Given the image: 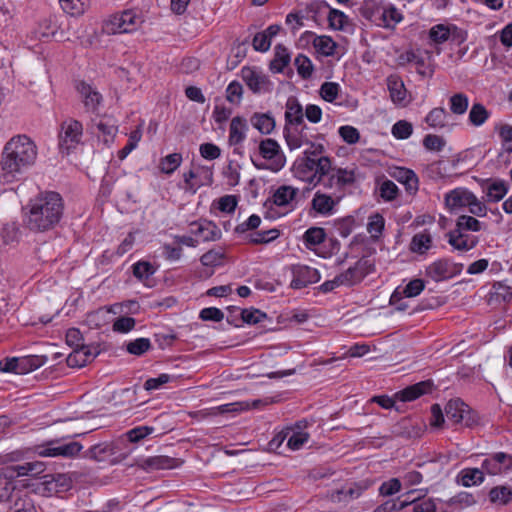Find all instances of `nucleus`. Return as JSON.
<instances>
[{
	"mask_svg": "<svg viewBox=\"0 0 512 512\" xmlns=\"http://www.w3.org/2000/svg\"><path fill=\"white\" fill-rule=\"evenodd\" d=\"M64 214V200L58 192L45 191L29 201L25 208L23 224L32 233L54 230Z\"/></svg>",
	"mask_w": 512,
	"mask_h": 512,
	"instance_id": "obj_1",
	"label": "nucleus"
},
{
	"mask_svg": "<svg viewBox=\"0 0 512 512\" xmlns=\"http://www.w3.org/2000/svg\"><path fill=\"white\" fill-rule=\"evenodd\" d=\"M37 146L27 135L13 136L4 146L0 158V179L5 183L20 180L37 159Z\"/></svg>",
	"mask_w": 512,
	"mask_h": 512,
	"instance_id": "obj_2",
	"label": "nucleus"
},
{
	"mask_svg": "<svg viewBox=\"0 0 512 512\" xmlns=\"http://www.w3.org/2000/svg\"><path fill=\"white\" fill-rule=\"evenodd\" d=\"M482 229V223L473 216L460 215L457 218L455 228L447 233L448 243L458 251H469L478 244V237L470 236L466 232H478Z\"/></svg>",
	"mask_w": 512,
	"mask_h": 512,
	"instance_id": "obj_3",
	"label": "nucleus"
},
{
	"mask_svg": "<svg viewBox=\"0 0 512 512\" xmlns=\"http://www.w3.org/2000/svg\"><path fill=\"white\" fill-rule=\"evenodd\" d=\"M144 22L140 11L136 9L124 10L110 15L103 23V32L108 35L132 33Z\"/></svg>",
	"mask_w": 512,
	"mask_h": 512,
	"instance_id": "obj_4",
	"label": "nucleus"
},
{
	"mask_svg": "<svg viewBox=\"0 0 512 512\" xmlns=\"http://www.w3.org/2000/svg\"><path fill=\"white\" fill-rule=\"evenodd\" d=\"M83 449L80 442H64V438L48 440L35 446L34 451L40 457H63L67 459L75 458Z\"/></svg>",
	"mask_w": 512,
	"mask_h": 512,
	"instance_id": "obj_5",
	"label": "nucleus"
},
{
	"mask_svg": "<svg viewBox=\"0 0 512 512\" xmlns=\"http://www.w3.org/2000/svg\"><path fill=\"white\" fill-rule=\"evenodd\" d=\"M83 125L76 119H67L60 125L58 148L61 154L69 155L82 143Z\"/></svg>",
	"mask_w": 512,
	"mask_h": 512,
	"instance_id": "obj_6",
	"label": "nucleus"
},
{
	"mask_svg": "<svg viewBox=\"0 0 512 512\" xmlns=\"http://www.w3.org/2000/svg\"><path fill=\"white\" fill-rule=\"evenodd\" d=\"M445 415L453 424L473 427L479 424V416L461 399H451L445 406Z\"/></svg>",
	"mask_w": 512,
	"mask_h": 512,
	"instance_id": "obj_7",
	"label": "nucleus"
},
{
	"mask_svg": "<svg viewBox=\"0 0 512 512\" xmlns=\"http://www.w3.org/2000/svg\"><path fill=\"white\" fill-rule=\"evenodd\" d=\"M375 269L374 263L367 257H361L354 265L338 274L340 284L346 287H352L359 284L367 275Z\"/></svg>",
	"mask_w": 512,
	"mask_h": 512,
	"instance_id": "obj_8",
	"label": "nucleus"
},
{
	"mask_svg": "<svg viewBox=\"0 0 512 512\" xmlns=\"http://www.w3.org/2000/svg\"><path fill=\"white\" fill-rule=\"evenodd\" d=\"M240 75L254 94L270 93L273 90V83L269 77L256 67L244 66Z\"/></svg>",
	"mask_w": 512,
	"mask_h": 512,
	"instance_id": "obj_9",
	"label": "nucleus"
},
{
	"mask_svg": "<svg viewBox=\"0 0 512 512\" xmlns=\"http://www.w3.org/2000/svg\"><path fill=\"white\" fill-rule=\"evenodd\" d=\"M283 134L290 150L299 149L304 145H308L319 136L318 134L311 133V129L305 122L301 125H288L284 127Z\"/></svg>",
	"mask_w": 512,
	"mask_h": 512,
	"instance_id": "obj_10",
	"label": "nucleus"
},
{
	"mask_svg": "<svg viewBox=\"0 0 512 512\" xmlns=\"http://www.w3.org/2000/svg\"><path fill=\"white\" fill-rule=\"evenodd\" d=\"M462 267V264L453 263L449 259H438L426 267L425 275L435 282H440L459 274Z\"/></svg>",
	"mask_w": 512,
	"mask_h": 512,
	"instance_id": "obj_11",
	"label": "nucleus"
},
{
	"mask_svg": "<svg viewBox=\"0 0 512 512\" xmlns=\"http://www.w3.org/2000/svg\"><path fill=\"white\" fill-rule=\"evenodd\" d=\"M259 154L270 162L269 169L272 171H279L285 165V157L281 148L276 140L266 138L259 143Z\"/></svg>",
	"mask_w": 512,
	"mask_h": 512,
	"instance_id": "obj_12",
	"label": "nucleus"
},
{
	"mask_svg": "<svg viewBox=\"0 0 512 512\" xmlns=\"http://www.w3.org/2000/svg\"><path fill=\"white\" fill-rule=\"evenodd\" d=\"M291 271L293 278L290 287L292 289H303L311 284L317 283L321 278L316 268L307 265H293Z\"/></svg>",
	"mask_w": 512,
	"mask_h": 512,
	"instance_id": "obj_13",
	"label": "nucleus"
},
{
	"mask_svg": "<svg viewBox=\"0 0 512 512\" xmlns=\"http://www.w3.org/2000/svg\"><path fill=\"white\" fill-rule=\"evenodd\" d=\"M482 469L489 475H499L512 470V455L505 452L490 454L482 462Z\"/></svg>",
	"mask_w": 512,
	"mask_h": 512,
	"instance_id": "obj_14",
	"label": "nucleus"
},
{
	"mask_svg": "<svg viewBox=\"0 0 512 512\" xmlns=\"http://www.w3.org/2000/svg\"><path fill=\"white\" fill-rule=\"evenodd\" d=\"M75 88L81 97L85 109L88 112H97L103 101V97L100 92L85 81L76 82Z\"/></svg>",
	"mask_w": 512,
	"mask_h": 512,
	"instance_id": "obj_15",
	"label": "nucleus"
},
{
	"mask_svg": "<svg viewBox=\"0 0 512 512\" xmlns=\"http://www.w3.org/2000/svg\"><path fill=\"white\" fill-rule=\"evenodd\" d=\"M41 485L43 493L52 495L69 491L72 488L73 481L68 474L56 473L45 476V481Z\"/></svg>",
	"mask_w": 512,
	"mask_h": 512,
	"instance_id": "obj_16",
	"label": "nucleus"
},
{
	"mask_svg": "<svg viewBox=\"0 0 512 512\" xmlns=\"http://www.w3.org/2000/svg\"><path fill=\"white\" fill-rule=\"evenodd\" d=\"M408 504L413 505V512H435L436 511V505L432 499H423L420 501L411 500L408 499L397 501H388L382 505V508L385 512H393V511H399L402 510L404 507H406Z\"/></svg>",
	"mask_w": 512,
	"mask_h": 512,
	"instance_id": "obj_17",
	"label": "nucleus"
},
{
	"mask_svg": "<svg viewBox=\"0 0 512 512\" xmlns=\"http://www.w3.org/2000/svg\"><path fill=\"white\" fill-rule=\"evenodd\" d=\"M182 464V460L165 455H157L145 458L138 463V466L146 472L157 470L173 469Z\"/></svg>",
	"mask_w": 512,
	"mask_h": 512,
	"instance_id": "obj_18",
	"label": "nucleus"
},
{
	"mask_svg": "<svg viewBox=\"0 0 512 512\" xmlns=\"http://www.w3.org/2000/svg\"><path fill=\"white\" fill-rule=\"evenodd\" d=\"M429 39L435 44H442L450 39L462 42L464 38L454 25L437 24L429 30Z\"/></svg>",
	"mask_w": 512,
	"mask_h": 512,
	"instance_id": "obj_19",
	"label": "nucleus"
},
{
	"mask_svg": "<svg viewBox=\"0 0 512 512\" xmlns=\"http://www.w3.org/2000/svg\"><path fill=\"white\" fill-rule=\"evenodd\" d=\"M91 130L99 138L102 136L105 144H109L116 136L118 127L111 117H101L92 119Z\"/></svg>",
	"mask_w": 512,
	"mask_h": 512,
	"instance_id": "obj_20",
	"label": "nucleus"
},
{
	"mask_svg": "<svg viewBox=\"0 0 512 512\" xmlns=\"http://www.w3.org/2000/svg\"><path fill=\"white\" fill-rule=\"evenodd\" d=\"M473 193L465 188H455L445 195V205L450 212H456L457 210L468 207Z\"/></svg>",
	"mask_w": 512,
	"mask_h": 512,
	"instance_id": "obj_21",
	"label": "nucleus"
},
{
	"mask_svg": "<svg viewBox=\"0 0 512 512\" xmlns=\"http://www.w3.org/2000/svg\"><path fill=\"white\" fill-rule=\"evenodd\" d=\"M190 225L192 227H196L195 229H192V233L196 236H200L205 242L216 241L221 238V230L212 221L200 219L192 222Z\"/></svg>",
	"mask_w": 512,
	"mask_h": 512,
	"instance_id": "obj_22",
	"label": "nucleus"
},
{
	"mask_svg": "<svg viewBox=\"0 0 512 512\" xmlns=\"http://www.w3.org/2000/svg\"><path fill=\"white\" fill-rule=\"evenodd\" d=\"M482 189L485 193V201L496 203L505 197L508 192V185L503 180L487 179L483 181Z\"/></svg>",
	"mask_w": 512,
	"mask_h": 512,
	"instance_id": "obj_23",
	"label": "nucleus"
},
{
	"mask_svg": "<svg viewBox=\"0 0 512 512\" xmlns=\"http://www.w3.org/2000/svg\"><path fill=\"white\" fill-rule=\"evenodd\" d=\"M432 387L433 383L431 380L421 381L396 392L395 399L402 402L413 401L420 396L430 392Z\"/></svg>",
	"mask_w": 512,
	"mask_h": 512,
	"instance_id": "obj_24",
	"label": "nucleus"
},
{
	"mask_svg": "<svg viewBox=\"0 0 512 512\" xmlns=\"http://www.w3.org/2000/svg\"><path fill=\"white\" fill-rule=\"evenodd\" d=\"M285 108L286 110L284 115V127H287L288 125H301L303 124V122H305L304 109L296 97H289L286 101Z\"/></svg>",
	"mask_w": 512,
	"mask_h": 512,
	"instance_id": "obj_25",
	"label": "nucleus"
},
{
	"mask_svg": "<svg viewBox=\"0 0 512 512\" xmlns=\"http://www.w3.org/2000/svg\"><path fill=\"white\" fill-rule=\"evenodd\" d=\"M338 200L333 199L330 195L317 191L311 201V208L320 215L329 216L334 212Z\"/></svg>",
	"mask_w": 512,
	"mask_h": 512,
	"instance_id": "obj_26",
	"label": "nucleus"
},
{
	"mask_svg": "<svg viewBox=\"0 0 512 512\" xmlns=\"http://www.w3.org/2000/svg\"><path fill=\"white\" fill-rule=\"evenodd\" d=\"M392 176L405 186V189L409 194H415L418 191L419 180L413 170L398 167L394 170Z\"/></svg>",
	"mask_w": 512,
	"mask_h": 512,
	"instance_id": "obj_27",
	"label": "nucleus"
},
{
	"mask_svg": "<svg viewBox=\"0 0 512 512\" xmlns=\"http://www.w3.org/2000/svg\"><path fill=\"white\" fill-rule=\"evenodd\" d=\"M115 447L112 442H103L95 444L84 452L83 458L91 459L98 462L108 460L109 457L114 455Z\"/></svg>",
	"mask_w": 512,
	"mask_h": 512,
	"instance_id": "obj_28",
	"label": "nucleus"
},
{
	"mask_svg": "<svg viewBox=\"0 0 512 512\" xmlns=\"http://www.w3.org/2000/svg\"><path fill=\"white\" fill-rule=\"evenodd\" d=\"M298 192V188H294L289 185H282L275 190L270 199L272 200V204H275L276 207L283 208L292 203Z\"/></svg>",
	"mask_w": 512,
	"mask_h": 512,
	"instance_id": "obj_29",
	"label": "nucleus"
},
{
	"mask_svg": "<svg viewBox=\"0 0 512 512\" xmlns=\"http://www.w3.org/2000/svg\"><path fill=\"white\" fill-rule=\"evenodd\" d=\"M247 129L246 120L241 116H235L230 123L229 144L233 146L241 144L246 138Z\"/></svg>",
	"mask_w": 512,
	"mask_h": 512,
	"instance_id": "obj_30",
	"label": "nucleus"
},
{
	"mask_svg": "<svg viewBox=\"0 0 512 512\" xmlns=\"http://www.w3.org/2000/svg\"><path fill=\"white\" fill-rule=\"evenodd\" d=\"M387 88L392 102L397 105H402L406 99L407 90L401 78L397 75L388 76Z\"/></svg>",
	"mask_w": 512,
	"mask_h": 512,
	"instance_id": "obj_31",
	"label": "nucleus"
},
{
	"mask_svg": "<svg viewBox=\"0 0 512 512\" xmlns=\"http://www.w3.org/2000/svg\"><path fill=\"white\" fill-rule=\"evenodd\" d=\"M329 26L334 30L344 32H353L354 24L349 17L342 11L337 9H330L327 16Z\"/></svg>",
	"mask_w": 512,
	"mask_h": 512,
	"instance_id": "obj_32",
	"label": "nucleus"
},
{
	"mask_svg": "<svg viewBox=\"0 0 512 512\" xmlns=\"http://www.w3.org/2000/svg\"><path fill=\"white\" fill-rule=\"evenodd\" d=\"M383 8L384 5L379 4L375 0H368L365 1L361 6L360 14L363 18L379 27V24L382 23L380 20L382 17Z\"/></svg>",
	"mask_w": 512,
	"mask_h": 512,
	"instance_id": "obj_33",
	"label": "nucleus"
},
{
	"mask_svg": "<svg viewBox=\"0 0 512 512\" xmlns=\"http://www.w3.org/2000/svg\"><path fill=\"white\" fill-rule=\"evenodd\" d=\"M250 122L261 134H270L275 128V119L270 113H254Z\"/></svg>",
	"mask_w": 512,
	"mask_h": 512,
	"instance_id": "obj_34",
	"label": "nucleus"
},
{
	"mask_svg": "<svg viewBox=\"0 0 512 512\" xmlns=\"http://www.w3.org/2000/svg\"><path fill=\"white\" fill-rule=\"evenodd\" d=\"M28 494L16 491L14 482L0 479V502L9 509L10 505H14L16 497H26Z\"/></svg>",
	"mask_w": 512,
	"mask_h": 512,
	"instance_id": "obj_35",
	"label": "nucleus"
},
{
	"mask_svg": "<svg viewBox=\"0 0 512 512\" xmlns=\"http://www.w3.org/2000/svg\"><path fill=\"white\" fill-rule=\"evenodd\" d=\"M290 60L291 56L288 49L282 44H277L275 46L274 58L270 62V70L274 73H281L290 63Z\"/></svg>",
	"mask_w": 512,
	"mask_h": 512,
	"instance_id": "obj_36",
	"label": "nucleus"
},
{
	"mask_svg": "<svg viewBox=\"0 0 512 512\" xmlns=\"http://www.w3.org/2000/svg\"><path fill=\"white\" fill-rule=\"evenodd\" d=\"M491 116V112L480 102L472 104L468 121L474 127L482 126Z\"/></svg>",
	"mask_w": 512,
	"mask_h": 512,
	"instance_id": "obj_37",
	"label": "nucleus"
},
{
	"mask_svg": "<svg viewBox=\"0 0 512 512\" xmlns=\"http://www.w3.org/2000/svg\"><path fill=\"white\" fill-rule=\"evenodd\" d=\"M17 478L24 476L37 477L45 471V464L41 461L13 464Z\"/></svg>",
	"mask_w": 512,
	"mask_h": 512,
	"instance_id": "obj_38",
	"label": "nucleus"
},
{
	"mask_svg": "<svg viewBox=\"0 0 512 512\" xmlns=\"http://www.w3.org/2000/svg\"><path fill=\"white\" fill-rule=\"evenodd\" d=\"M402 19L403 15L396 7L393 5L384 6L380 20L382 23L379 24V27L393 29Z\"/></svg>",
	"mask_w": 512,
	"mask_h": 512,
	"instance_id": "obj_39",
	"label": "nucleus"
},
{
	"mask_svg": "<svg viewBox=\"0 0 512 512\" xmlns=\"http://www.w3.org/2000/svg\"><path fill=\"white\" fill-rule=\"evenodd\" d=\"M385 227V219L380 213H373L368 217L367 231L373 242L382 236Z\"/></svg>",
	"mask_w": 512,
	"mask_h": 512,
	"instance_id": "obj_40",
	"label": "nucleus"
},
{
	"mask_svg": "<svg viewBox=\"0 0 512 512\" xmlns=\"http://www.w3.org/2000/svg\"><path fill=\"white\" fill-rule=\"evenodd\" d=\"M405 59L409 63H413L416 67V71L422 77H432L434 70L427 65L425 59L414 52H407L405 55L400 57Z\"/></svg>",
	"mask_w": 512,
	"mask_h": 512,
	"instance_id": "obj_41",
	"label": "nucleus"
},
{
	"mask_svg": "<svg viewBox=\"0 0 512 512\" xmlns=\"http://www.w3.org/2000/svg\"><path fill=\"white\" fill-rule=\"evenodd\" d=\"M19 359V374H26L40 368L46 362V357L39 355H29L25 357H18Z\"/></svg>",
	"mask_w": 512,
	"mask_h": 512,
	"instance_id": "obj_42",
	"label": "nucleus"
},
{
	"mask_svg": "<svg viewBox=\"0 0 512 512\" xmlns=\"http://www.w3.org/2000/svg\"><path fill=\"white\" fill-rule=\"evenodd\" d=\"M63 11L71 16L82 15L90 4V0H59Z\"/></svg>",
	"mask_w": 512,
	"mask_h": 512,
	"instance_id": "obj_43",
	"label": "nucleus"
},
{
	"mask_svg": "<svg viewBox=\"0 0 512 512\" xmlns=\"http://www.w3.org/2000/svg\"><path fill=\"white\" fill-rule=\"evenodd\" d=\"M448 113L443 107L433 108L426 116L425 122L431 128H444L447 123Z\"/></svg>",
	"mask_w": 512,
	"mask_h": 512,
	"instance_id": "obj_44",
	"label": "nucleus"
},
{
	"mask_svg": "<svg viewBox=\"0 0 512 512\" xmlns=\"http://www.w3.org/2000/svg\"><path fill=\"white\" fill-rule=\"evenodd\" d=\"M377 182L379 195L384 201L390 202L397 198L399 189L393 181L384 178L382 181L378 179Z\"/></svg>",
	"mask_w": 512,
	"mask_h": 512,
	"instance_id": "obj_45",
	"label": "nucleus"
},
{
	"mask_svg": "<svg viewBox=\"0 0 512 512\" xmlns=\"http://www.w3.org/2000/svg\"><path fill=\"white\" fill-rule=\"evenodd\" d=\"M313 46L322 55L332 56L337 48V43L330 36L322 35L314 38Z\"/></svg>",
	"mask_w": 512,
	"mask_h": 512,
	"instance_id": "obj_46",
	"label": "nucleus"
},
{
	"mask_svg": "<svg viewBox=\"0 0 512 512\" xmlns=\"http://www.w3.org/2000/svg\"><path fill=\"white\" fill-rule=\"evenodd\" d=\"M181 153H172L160 160L159 169L162 173L171 175L182 163Z\"/></svg>",
	"mask_w": 512,
	"mask_h": 512,
	"instance_id": "obj_47",
	"label": "nucleus"
},
{
	"mask_svg": "<svg viewBox=\"0 0 512 512\" xmlns=\"http://www.w3.org/2000/svg\"><path fill=\"white\" fill-rule=\"evenodd\" d=\"M450 111L455 115H463L469 106V98L466 94L459 92L453 94L449 99Z\"/></svg>",
	"mask_w": 512,
	"mask_h": 512,
	"instance_id": "obj_48",
	"label": "nucleus"
},
{
	"mask_svg": "<svg viewBox=\"0 0 512 512\" xmlns=\"http://www.w3.org/2000/svg\"><path fill=\"white\" fill-rule=\"evenodd\" d=\"M316 160L313 157L305 156L296 160L294 167L295 173L301 179H305L306 175L315 171Z\"/></svg>",
	"mask_w": 512,
	"mask_h": 512,
	"instance_id": "obj_49",
	"label": "nucleus"
},
{
	"mask_svg": "<svg viewBox=\"0 0 512 512\" xmlns=\"http://www.w3.org/2000/svg\"><path fill=\"white\" fill-rule=\"evenodd\" d=\"M325 238L326 232L324 228L321 227H311L307 229L303 235L305 245L308 248L320 245L325 241Z\"/></svg>",
	"mask_w": 512,
	"mask_h": 512,
	"instance_id": "obj_50",
	"label": "nucleus"
},
{
	"mask_svg": "<svg viewBox=\"0 0 512 512\" xmlns=\"http://www.w3.org/2000/svg\"><path fill=\"white\" fill-rule=\"evenodd\" d=\"M485 471L481 468H468L461 472V482L463 486L469 487L482 483L484 480Z\"/></svg>",
	"mask_w": 512,
	"mask_h": 512,
	"instance_id": "obj_51",
	"label": "nucleus"
},
{
	"mask_svg": "<svg viewBox=\"0 0 512 512\" xmlns=\"http://www.w3.org/2000/svg\"><path fill=\"white\" fill-rule=\"evenodd\" d=\"M151 348V341L148 338H137L126 344L127 352L135 356H141Z\"/></svg>",
	"mask_w": 512,
	"mask_h": 512,
	"instance_id": "obj_52",
	"label": "nucleus"
},
{
	"mask_svg": "<svg viewBox=\"0 0 512 512\" xmlns=\"http://www.w3.org/2000/svg\"><path fill=\"white\" fill-rule=\"evenodd\" d=\"M492 503L505 505L512 500V491L506 486L494 487L489 492Z\"/></svg>",
	"mask_w": 512,
	"mask_h": 512,
	"instance_id": "obj_53",
	"label": "nucleus"
},
{
	"mask_svg": "<svg viewBox=\"0 0 512 512\" xmlns=\"http://www.w3.org/2000/svg\"><path fill=\"white\" fill-rule=\"evenodd\" d=\"M336 183L339 184V188L343 191L344 188L350 186L356 181L355 170L347 168H335Z\"/></svg>",
	"mask_w": 512,
	"mask_h": 512,
	"instance_id": "obj_54",
	"label": "nucleus"
},
{
	"mask_svg": "<svg viewBox=\"0 0 512 512\" xmlns=\"http://www.w3.org/2000/svg\"><path fill=\"white\" fill-rule=\"evenodd\" d=\"M21 232L15 222L6 223L1 230V238L4 244H12L19 241Z\"/></svg>",
	"mask_w": 512,
	"mask_h": 512,
	"instance_id": "obj_55",
	"label": "nucleus"
},
{
	"mask_svg": "<svg viewBox=\"0 0 512 512\" xmlns=\"http://www.w3.org/2000/svg\"><path fill=\"white\" fill-rule=\"evenodd\" d=\"M431 243L432 238L429 233H418L412 238L411 250L422 254L430 248Z\"/></svg>",
	"mask_w": 512,
	"mask_h": 512,
	"instance_id": "obj_56",
	"label": "nucleus"
},
{
	"mask_svg": "<svg viewBox=\"0 0 512 512\" xmlns=\"http://www.w3.org/2000/svg\"><path fill=\"white\" fill-rule=\"evenodd\" d=\"M340 90L341 87L338 83L324 82L320 86L319 94L323 100L332 103L337 99Z\"/></svg>",
	"mask_w": 512,
	"mask_h": 512,
	"instance_id": "obj_57",
	"label": "nucleus"
},
{
	"mask_svg": "<svg viewBox=\"0 0 512 512\" xmlns=\"http://www.w3.org/2000/svg\"><path fill=\"white\" fill-rule=\"evenodd\" d=\"M8 512H37L34 501L27 495L26 497H16L14 505H10Z\"/></svg>",
	"mask_w": 512,
	"mask_h": 512,
	"instance_id": "obj_58",
	"label": "nucleus"
},
{
	"mask_svg": "<svg viewBox=\"0 0 512 512\" xmlns=\"http://www.w3.org/2000/svg\"><path fill=\"white\" fill-rule=\"evenodd\" d=\"M132 268L134 277L140 281L148 279L155 273V268L148 261H138L133 264Z\"/></svg>",
	"mask_w": 512,
	"mask_h": 512,
	"instance_id": "obj_59",
	"label": "nucleus"
},
{
	"mask_svg": "<svg viewBox=\"0 0 512 512\" xmlns=\"http://www.w3.org/2000/svg\"><path fill=\"white\" fill-rule=\"evenodd\" d=\"M294 64L297 68L298 74L303 79H308L311 77V75L313 73V65H312L311 60L307 56H305L303 54L297 55V57L295 58Z\"/></svg>",
	"mask_w": 512,
	"mask_h": 512,
	"instance_id": "obj_60",
	"label": "nucleus"
},
{
	"mask_svg": "<svg viewBox=\"0 0 512 512\" xmlns=\"http://www.w3.org/2000/svg\"><path fill=\"white\" fill-rule=\"evenodd\" d=\"M240 318L242 323L257 324L267 318V314L259 309H242L240 311Z\"/></svg>",
	"mask_w": 512,
	"mask_h": 512,
	"instance_id": "obj_61",
	"label": "nucleus"
},
{
	"mask_svg": "<svg viewBox=\"0 0 512 512\" xmlns=\"http://www.w3.org/2000/svg\"><path fill=\"white\" fill-rule=\"evenodd\" d=\"M413 132V126L406 120H399L392 126V135L396 139H407Z\"/></svg>",
	"mask_w": 512,
	"mask_h": 512,
	"instance_id": "obj_62",
	"label": "nucleus"
},
{
	"mask_svg": "<svg viewBox=\"0 0 512 512\" xmlns=\"http://www.w3.org/2000/svg\"><path fill=\"white\" fill-rule=\"evenodd\" d=\"M243 95V87L240 82L232 81L226 88V99L231 104H240Z\"/></svg>",
	"mask_w": 512,
	"mask_h": 512,
	"instance_id": "obj_63",
	"label": "nucleus"
},
{
	"mask_svg": "<svg viewBox=\"0 0 512 512\" xmlns=\"http://www.w3.org/2000/svg\"><path fill=\"white\" fill-rule=\"evenodd\" d=\"M498 132L502 141L503 149L507 153H512V126L509 124L500 125Z\"/></svg>",
	"mask_w": 512,
	"mask_h": 512,
	"instance_id": "obj_64",
	"label": "nucleus"
}]
</instances>
